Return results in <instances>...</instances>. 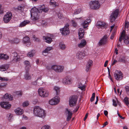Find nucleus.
<instances>
[{"mask_svg":"<svg viewBox=\"0 0 129 129\" xmlns=\"http://www.w3.org/2000/svg\"><path fill=\"white\" fill-rule=\"evenodd\" d=\"M39 6V9L34 7L31 10V18L33 21H35L38 19V13L42 12L46 13L48 12L49 10L48 8L45 7L44 5Z\"/></svg>","mask_w":129,"mask_h":129,"instance_id":"f257e3e1","label":"nucleus"},{"mask_svg":"<svg viewBox=\"0 0 129 129\" xmlns=\"http://www.w3.org/2000/svg\"><path fill=\"white\" fill-rule=\"evenodd\" d=\"M33 112L34 115L37 116L44 118L46 116V111L39 106H35Z\"/></svg>","mask_w":129,"mask_h":129,"instance_id":"f03ea898","label":"nucleus"},{"mask_svg":"<svg viewBox=\"0 0 129 129\" xmlns=\"http://www.w3.org/2000/svg\"><path fill=\"white\" fill-rule=\"evenodd\" d=\"M125 33V31L124 30L122 31L119 40L120 42H121L123 39L124 43L128 44L129 43V36L126 35Z\"/></svg>","mask_w":129,"mask_h":129,"instance_id":"7ed1b4c3","label":"nucleus"},{"mask_svg":"<svg viewBox=\"0 0 129 129\" xmlns=\"http://www.w3.org/2000/svg\"><path fill=\"white\" fill-rule=\"evenodd\" d=\"M87 19L85 20L82 23V25L83 26V27L84 28H86L88 26L89 23L90 22L91 20L90 17L89 16L86 18ZM86 18L85 17H82L80 18H75V19H79L80 20L84 19Z\"/></svg>","mask_w":129,"mask_h":129,"instance_id":"20e7f679","label":"nucleus"},{"mask_svg":"<svg viewBox=\"0 0 129 129\" xmlns=\"http://www.w3.org/2000/svg\"><path fill=\"white\" fill-rule=\"evenodd\" d=\"M38 93L40 96L43 97H47L49 94L48 91L44 88H40L38 90Z\"/></svg>","mask_w":129,"mask_h":129,"instance_id":"39448f33","label":"nucleus"},{"mask_svg":"<svg viewBox=\"0 0 129 129\" xmlns=\"http://www.w3.org/2000/svg\"><path fill=\"white\" fill-rule=\"evenodd\" d=\"M89 5L91 9L96 10L99 9L100 6L98 1H92L90 2Z\"/></svg>","mask_w":129,"mask_h":129,"instance_id":"423d86ee","label":"nucleus"},{"mask_svg":"<svg viewBox=\"0 0 129 129\" xmlns=\"http://www.w3.org/2000/svg\"><path fill=\"white\" fill-rule=\"evenodd\" d=\"M119 12V10L116 9L113 11L111 13L110 17V21L112 22L114 21L117 17Z\"/></svg>","mask_w":129,"mask_h":129,"instance_id":"0eeeda50","label":"nucleus"},{"mask_svg":"<svg viewBox=\"0 0 129 129\" xmlns=\"http://www.w3.org/2000/svg\"><path fill=\"white\" fill-rule=\"evenodd\" d=\"M77 101V98L76 96L74 95L71 96L69 100V105L71 107L75 106Z\"/></svg>","mask_w":129,"mask_h":129,"instance_id":"6e6552de","label":"nucleus"},{"mask_svg":"<svg viewBox=\"0 0 129 129\" xmlns=\"http://www.w3.org/2000/svg\"><path fill=\"white\" fill-rule=\"evenodd\" d=\"M51 68L56 72L60 73L63 71L64 67L63 66L53 65L52 66Z\"/></svg>","mask_w":129,"mask_h":129,"instance_id":"1a4fd4ad","label":"nucleus"},{"mask_svg":"<svg viewBox=\"0 0 129 129\" xmlns=\"http://www.w3.org/2000/svg\"><path fill=\"white\" fill-rule=\"evenodd\" d=\"M123 75L121 71L117 70L114 74L115 78L117 80H120L123 77Z\"/></svg>","mask_w":129,"mask_h":129,"instance_id":"9d476101","label":"nucleus"},{"mask_svg":"<svg viewBox=\"0 0 129 129\" xmlns=\"http://www.w3.org/2000/svg\"><path fill=\"white\" fill-rule=\"evenodd\" d=\"M69 25L66 24L64 27L61 29H60V31L62 35L66 36L68 35L70 33V31L69 29Z\"/></svg>","mask_w":129,"mask_h":129,"instance_id":"9b49d317","label":"nucleus"},{"mask_svg":"<svg viewBox=\"0 0 129 129\" xmlns=\"http://www.w3.org/2000/svg\"><path fill=\"white\" fill-rule=\"evenodd\" d=\"M12 17V13L10 12H7L4 16L3 21L4 22L7 23L9 22Z\"/></svg>","mask_w":129,"mask_h":129,"instance_id":"f8f14e48","label":"nucleus"},{"mask_svg":"<svg viewBox=\"0 0 129 129\" xmlns=\"http://www.w3.org/2000/svg\"><path fill=\"white\" fill-rule=\"evenodd\" d=\"M60 101L59 98V97L56 96L50 100L49 103L51 105H56Z\"/></svg>","mask_w":129,"mask_h":129,"instance_id":"ddd939ff","label":"nucleus"},{"mask_svg":"<svg viewBox=\"0 0 129 129\" xmlns=\"http://www.w3.org/2000/svg\"><path fill=\"white\" fill-rule=\"evenodd\" d=\"M72 80L70 77L67 76L63 78L62 80V83L64 84L70 85L72 83Z\"/></svg>","mask_w":129,"mask_h":129,"instance_id":"4468645a","label":"nucleus"},{"mask_svg":"<svg viewBox=\"0 0 129 129\" xmlns=\"http://www.w3.org/2000/svg\"><path fill=\"white\" fill-rule=\"evenodd\" d=\"M108 37L107 35L104 36L100 40L98 43V45L101 46L106 44L107 42Z\"/></svg>","mask_w":129,"mask_h":129,"instance_id":"2eb2a0df","label":"nucleus"},{"mask_svg":"<svg viewBox=\"0 0 129 129\" xmlns=\"http://www.w3.org/2000/svg\"><path fill=\"white\" fill-rule=\"evenodd\" d=\"M85 55V53L84 51L83 52L79 51L76 53V57L77 59L80 60L82 59Z\"/></svg>","mask_w":129,"mask_h":129,"instance_id":"dca6fc26","label":"nucleus"},{"mask_svg":"<svg viewBox=\"0 0 129 129\" xmlns=\"http://www.w3.org/2000/svg\"><path fill=\"white\" fill-rule=\"evenodd\" d=\"M0 105L2 107L6 109L10 108L11 106V105L8 102H1Z\"/></svg>","mask_w":129,"mask_h":129,"instance_id":"f3484780","label":"nucleus"},{"mask_svg":"<svg viewBox=\"0 0 129 129\" xmlns=\"http://www.w3.org/2000/svg\"><path fill=\"white\" fill-rule=\"evenodd\" d=\"M65 113L66 115H67V120L68 121H69L71 118L73 114L72 112L70 110L66 109Z\"/></svg>","mask_w":129,"mask_h":129,"instance_id":"a211bd4d","label":"nucleus"},{"mask_svg":"<svg viewBox=\"0 0 129 129\" xmlns=\"http://www.w3.org/2000/svg\"><path fill=\"white\" fill-rule=\"evenodd\" d=\"M23 43L25 44L28 46L31 45V43L29 38L27 36H26L23 38Z\"/></svg>","mask_w":129,"mask_h":129,"instance_id":"6ab92c4d","label":"nucleus"},{"mask_svg":"<svg viewBox=\"0 0 129 129\" xmlns=\"http://www.w3.org/2000/svg\"><path fill=\"white\" fill-rule=\"evenodd\" d=\"M11 57L13 58V60L15 62L20 60L19 56L16 52H14L12 53Z\"/></svg>","mask_w":129,"mask_h":129,"instance_id":"aec40b11","label":"nucleus"},{"mask_svg":"<svg viewBox=\"0 0 129 129\" xmlns=\"http://www.w3.org/2000/svg\"><path fill=\"white\" fill-rule=\"evenodd\" d=\"M84 34V30L82 28H80L78 32L79 38V39H82Z\"/></svg>","mask_w":129,"mask_h":129,"instance_id":"412c9836","label":"nucleus"},{"mask_svg":"<svg viewBox=\"0 0 129 129\" xmlns=\"http://www.w3.org/2000/svg\"><path fill=\"white\" fill-rule=\"evenodd\" d=\"M105 25L106 23L105 22L101 21H98L96 24V26L98 28H102Z\"/></svg>","mask_w":129,"mask_h":129,"instance_id":"4be33fe9","label":"nucleus"},{"mask_svg":"<svg viewBox=\"0 0 129 129\" xmlns=\"http://www.w3.org/2000/svg\"><path fill=\"white\" fill-rule=\"evenodd\" d=\"M87 44V42L84 39L81 40L80 43L78 44V46L80 48H82L85 46Z\"/></svg>","mask_w":129,"mask_h":129,"instance_id":"5701e85b","label":"nucleus"},{"mask_svg":"<svg viewBox=\"0 0 129 129\" xmlns=\"http://www.w3.org/2000/svg\"><path fill=\"white\" fill-rule=\"evenodd\" d=\"M3 100L4 99L6 100H12L13 99V97L10 94H8V93H6L2 98Z\"/></svg>","mask_w":129,"mask_h":129,"instance_id":"b1692460","label":"nucleus"},{"mask_svg":"<svg viewBox=\"0 0 129 129\" xmlns=\"http://www.w3.org/2000/svg\"><path fill=\"white\" fill-rule=\"evenodd\" d=\"M30 22V21L27 20H25L21 22L19 25V27H24Z\"/></svg>","mask_w":129,"mask_h":129,"instance_id":"393cba45","label":"nucleus"},{"mask_svg":"<svg viewBox=\"0 0 129 129\" xmlns=\"http://www.w3.org/2000/svg\"><path fill=\"white\" fill-rule=\"evenodd\" d=\"M92 61L91 60H89L88 62L86 65V71L87 72H88L90 69V67L92 66Z\"/></svg>","mask_w":129,"mask_h":129,"instance_id":"a878e982","label":"nucleus"},{"mask_svg":"<svg viewBox=\"0 0 129 129\" xmlns=\"http://www.w3.org/2000/svg\"><path fill=\"white\" fill-rule=\"evenodd\" d=\"M16 114L18 115H21L23 113V110L20 108H18L15 110Z\"/></svg>","mask_w":129,"mask_h":129,"instance_id":"bb28decb","label":"nucleus"},{"mask_svg":"<svg viewBox=\"0 0 129 129\" xmlns=\"http://www.w3.org/2000/svg\"><path fill=\"white\" fill-rule=\"evenodd\" d=\"M9 67V65L7 64L3 65L0 66V69L2 71H4L7 70Z\"/></svg>","mask_w":129,"mask_h":129,"instance_id":"cd10ccee","label":"nucleus"},{"mask_svg":"<svg viewBox=\"0 0 129 129\" xmlns=\"http://www.w3.org/2000/svg\"><path fill=\"white\" fill-rule=\"evenodd\" d=\"M9 57L6 54H0V60H7L9 58Z\"/></svg>","mask_w":129,"mask_h":129,"instance_id":"c85d7f7f","label":"nucleus"},{"mask_svg":"<svg viewBox=\"0 0 129 129\" xmlns=\"http://www.w3.org/2000/svg\"><path fill=\"white\" fill-rule=\"evenodd\" d=\"M52 48L51 47H47L44 51L43 52V55H46V53H47L50 50H52Z\"/></svg>","mask_w":129,"mask_h":129,"instance_id":"c756f323","label":"nucleus"},{"mask_svg":"<svg viewBox=\"0 0 129 129\" xmlns=\"http://www.w3.org/2000/svg\"><path fill=\"white\" fill-rule=\"evenodd\" d=\"M43 38L45 40L46 42L49 44L51 43L52 41V39L49 37L43 36Z\"/></svg>","mask_w":129,"mask_h":129,"instance_id":"7c9ffc66","label":"nucleus"},{"mask_svg":"<svg viewBox=\"0 0 129 129\" xmlns=\"http://www.w3.org/2000/svg\"><path fill=\"white\" fill-rule=\"evenodd\" d=\"M37 24L38 26L41 25H45L47 24V23L45 21L40 20L36 23Z\"/></svg>","mask_w":129,"mask_h":129,"instance_id":"2f4dec72","label":"nucleus"},{"mask_svg":"<svg viewBox=\"0 0 129 129\" xmlns=\"http://www.w3.org/2000/svg\"><path fill=\"white\" fill-rule=\"evenodd\" d=\"M28 70H26V73L24 75V78L26 80H29L31 79V77L30 75L28 72Z\"/></svg>","mask_w":129,"mask_h":129,"instance_id":"473e14b6","label":"nucleus"},{"mask_svg":"<svg viewBox=\"0 0 129 129\" xmlns=\"http://www.w3.org/2000/svg\"><path fill=\"white\" fill-rule=\"evenodd\" d=\"M9 41L11 43L17 44L19 42V40L17 38H15L12 40H9Z\"/></svg>","mask_w":129,"mask_h":129,"instance_id":"72a5a7b5","label":"nucleus"},{"mask_svg":"<svg viewBox=\"0 0 129 129\" xmlns=\"http://www.w3.org/2000/svg\"><path fill=\"white\" fill-rule=\"evenodd\" d=\"M35 50H32L31 52L28 53L27 56L29 57H32L35 53Z\"/></svg>","mask_w":129,"mask_h":129,"instance_id":"f704fd0d","label":"nucleus"},{"mask_svg":"<svg viewBox=\"0 0 129 129\" xmlns=\"http://www.w3.org/2000/svg\"><path fill=\"white\" fill-rule=\"evenodd\" d=\"M24 63L25 65L26 66L25 67V69L26 70H28L29 69V68L30 67V66L29 65V62L28 61H25L24 62Z\"/></svg>","mask_w":129,"mask_h":129,"instance_id":"c9c22d12","label":"nucleus"},{"mask_svg":"<svg viewBox=\"0 0 129 129\" xmlns=\"http://www.w3.org/2000/svg\"><path fill=\"white\" fill-rule=\"evenodd\" d=\"M56 2L54 1L50 0V4L53 7H56L58 5L57 4H56Z\"/></svg>","mask_w":129,"mask_h":129,"instance_id":"e433bc0d","label":"nucleus"},{"mask_svg":"<svg viewBox=\"0 0 129 129\" xmlns=\"http://www.w3.org/2000/svg\"><path fill=\"white\" fill-rule=\"evenodd\" d=\"M54 90L56 93L57 94H58L60 92V88L57 86H55L54 88Z\"/></svg>","mask_w":129,"mask_h":129,"instance_id":"4c0bfd02","label":"nucleus"},{"mask_svg":"<svg viewBox=\"0 0 129 129\" xmlns=\"http://www.w3.org/2000/svg\"><path fill=\"white\" fill-rule=\"evenodd\" d=\"M118 61L119 62H125L126 61L125 57L124 56H122L118 59Z\"/></svg>","mask_w":129,"mask_h":129,"instance_id":"58836bf2","label":"nucleus"},{"mask_svg":"<svg viewBox=\"0 0 129 129\" xmlns=\"http://www.w3.org/2000/svg\"><path fill=\"white\" fill-rule=\"evenodd\" d=\"M81 9H79L75 10L73 13L74 14H79L81 12Z\"/></svg>","mask_w":129,"mask_h":129,"instance_id":"ea45409f","label":"nucleus"},{"mask_svg":"<svg viewBox=\"0 0 129 129\" xmlns=\"http://www.w3.org/2000/svg\"><path fill=\"white\" fill-rule=\"evenodd\" d=\"M124 103L127 105L129 104V102L128 101V98L126 97L124 99Z\"/></svg>","mask_w":129,"mask_h":129,"instance_id":"a19ab883","label":"nucleus"},{"mask_svg":"<svg viewBox=\"0 0 129 129\" xmlns=\"http://www.w3.org/2000/svg\"><path fill=\"white\" fill-rule=\"evenodd\" d=\"M29 103L27 101L24 102L22 104V106L24 107H27L29 105Z\"/></svg>","mask_w":129,"mask_h":129,"instance_id":"79ce46f5","label":"nucleus"},{"mask_svg":"<svg viewBox=\"0 0 129 129\" xmlns=\"http://www.w3.org/2000/svg\"><path fill=\"white\" fill-rule=\"evenodd\" d=\"M60 48L62 49H64L66 48L65 45L62 43H60L59 45Z\"/></svg>","mask_w":129,"mask_h":129,"instance_id":"37998d69","label":"nucleus"},{"mask_svg":"<svg viewBox=\"0 0 129 129\" xmlns=\"http://www.w3.org/2000/svg\"><path fill=\"white\" fill-rule=\"evenodd\" d=\"M18 11L20 12H22L23 10V7L21 6H19L17 8Z\"/></svg>","mask_w":129,"mask_h":129,"instance_id":"c03bdc74","label":"nucleus"},{"mask_svg":"<svg viewBox=\"0 0 129 129\" xmlns=\"http://www.w3.org/2000/svg\"><path fill=\"white\" fill-rule=\"evenodd\" d=\"M0 80L3 81H7L8 80V79L7 78L2 77H0Z\"/></svg>","mask_w":129,"mask_h":129,"instance_id":"a18cd8bd","label":"nucleus"},{"mask_svg":"<svg viewBox=\"0 0 129 129\" xmlns=\"http://www.w3.org/2000/svg\"><path fill=\"white\" fill-rule=\"evenodd\" d=\"M95 93H92V96L90 99L91 102H92L94 101L95 97Z\"/></svg>","mask_w":129,"mask_h":129,"instance_id":"49530a36","label":"nucleus"},{"mask_svg":"<svg viewBox=\"0 0 129 129\" xmlns=\"http://www.w3.org/2000/svg\"><path fill=\"white\" fill-rule=\"evenodd\" d=\"M33 40L39 42L40 41V39L39 38H37L36 37L34 36L33 37Z\"/></svg>","mask_w":129,"mask_h":129,"instance_id":"de8ad7c7","label":"nucleus"},{"mask_svg":"<svg viewBox=\"0 0 129 129\" xmlns=\"http://www.w3.org/2000/svg\"><path fill=\"white\" fill-rule=\"evenodd\" d=\"M50 126L48 125H44L42 126L41 129H49Z\"/></svg>","mask_w":129,"mask_h":129,"instance_id":"09e8293b","label":"nucleus"},{"mask_svg":"<svg viewBox=\"0 0 129 129\" xmlns=\"http://www.w3.org/2000/svg\"><path fill=\"white\" fill-rule=\"evenodd\" d=\"M125 89L126 93L128 94H129V86H126L125 87Z\"/></svg>","mask_w":129,"mask_h":129,"instance_id":"8fccbe9b","label":"nucleus"},{"mask_svg":"<svg viewBox=\"0 0 129 129\" xmlns=\"http://www.w3.org/2000/svg\"><path fill=\"white\" fill-rule=\"evenodd\" d=\"M129 26V22L126 21L125 24V28H127Z\"/></svg>","mask_w":129,"mask_h":129,"instance_id":"3c124183","label":"nucleus"},{"mask_svg":"<svg viewBox=\"0 0 129 129\" xmlns=\"http://www.w3.org/2000/svg\"><path fill=\"white\" fill-rule=\"evenodd\" d=\"M7 85L6 83H2L0 84V87L5 86Z\"/></svg>","mask_w":129,"mask_h":129,"instance_id":"603ef678","label":"nucleus"},{"mask_svg":"<svg viewBox=\"0 0 129 129\" xmlns=\"http://www.w3.org/2000/svg\"><path fill=\"white\" fill-rule=\"evenodd\" d=\"M113 105L115 107L117 106V104L116 101L114 99L113 100Z\"/></svg>","mask_w":129,"mask_h":129,"instance_id":"864d4df0","label":"nucleus"},{"mask_svg":"<svg viewBox=\"0 0 129 129\" xmlns=\"http://www.w3.org/2000/svg\"><path fill=\"white\" fill-rule=\"evenodd\" d=\"M16 94L18 95H21L22 94V92L21 91H19L16 92Z\"/></svg>","mask_w":129,"mask_h":129,"instance_id":"5fc2aeb1","label":"nucleus"},{"mask_svg":"<svg viewBox=\"0 0 129 129\" xmlns=\"http://www.w3.org/2000/svg\"><path fill=\"white\" fill-rule=\"evenodd\" d=\"M72 25L73 26L75 27L77 26V23L74 20H72Z\"/></svg>","mask_w":129,"mask_h":129,"instance_id":"6e6d98bb","label":"nucleus"},{"mask_svg":"<svg viewBox=\"0 0 129 129\" xmlns=\"http://www.w3.org/2000/svg\"><path fill=\"white\" fill-rule=\"evenodd\" d=\"M58 18L60 19H61L63 17V15L60 13H59L58 14Z\"/></svg>","mask_w":129,"mask_h":129,"instance_id":"4d7b16f0","label":"nucleus"},{"mask_svg":"<svg viewBox=\"0 0 129 129\" xmlns=\"http://www.w3.org/2000/svg\"><path fill=\"white\" fill-rule=\"evenodd\" d=\"M51 67L52 66H51L49 65L47 66L46 68L48 70H51L52 69L51 68Z\"/></svg>","mask_w":129,"mask_h":129,"instance_id":"13d9d810","label":"nucleus"},{"mask_svg":"<svg viewBox=\"0 0 129 129\" xmlns=\"http://www.w3.org/2000/svg\"><path fill=\"white\" fill-rule=\"evenodd\" d=\"M108 112L106 110H105L104 112V114L106 116H108Z\"/></svg>","mask_w":129,"mask_h":129,"instance_id":"bf43d9fd","label":"nucleus"},{"mask_svg":"<svg viewBox=\"0 0 129 129\" xmlns=\"http://www.w3.org/2000/svg\"><path fill=\"white\" fill-rule=\"evenodd\" d=\"M108 61L107 60H106L105 61V62L104 63V67H106L107 66V64H108Z\"/></svg>","mask_w":129,"mask_h":129,"instance_id":"052dcab7","label":"nucleus"},{"mask_svg":"<svg viewBox=\"0 0 129 129\" xmlns=\"http://www.w3.org/2000/svg\"><path fill=\"white\" fill-rule=\"evenodd\" d=\"M108 77L113 82V80H112V79L111 77V75H110V72H109V74H108Z\"/></svg>","mask_w":129,"mask_h":129,"instance_id":"680f3d73","label":"nucleus"},{"mask_svg":"<svg viewBox=\"0 0 129 129\" xmlns=\"http://www.w3.org/2000/svg\"><path fill=\"white\" fill-rule=\"evenodd\" d=\"M31 84L34 85H36L37 84V82L36 81L33 82L31 83Z\"/></svg>","mask_w":129,"mask_h":129,"instance_id":"e2e57ef3","label":"nucleus"},{"mask_svg":"<svg viewBox=\"0 0 129 129\" xmlns=\"http://www.w3.org/2000/svg\"><path fill=\"white\" fill-rule=\"evenodd\" d=\"M108 124V122L107 121H106L103 124V127H104L105 126L107 125Z\"/></svg>","mask_w":129,"mask_h":129,"instance_id":"0e129e2a","label":"nucleus"},{"mask_svg":"<svg viewBox=\"0 0 129 129\" xmlns=\"http://www.w3.org/2000/svg\"><path fill=\"white\" fill-rule=\"evenodd\" d=\"M114 53H115L116 54H118V50L117 49V48H116L115 49V51H114Z\"/></svg>","mask_w":129,"mask_h":129,"instance_id":"69168bd1","label":"nucleus"},{"mask_svg":"<svg viewBox=\"0 0 129 129\" xmlns=\"http://www.w3.org/2000/svg\"><path fill=\"white\" fill-rule=\"evenodd\" d=\"M22 119H27V117L26 116L24 115L22 116Z\"/></svg>","mask_w":129,"mask_h":129,"instance_id":"338daca9","label":"nucleus"},{"mask_svg":"<svg viewBox=\"0 0 129 129\" xmlns=\"http://www.w3.org/2000/svg\"><path fill=\"white\" fill-rule=\"evenodd\" d=\"M88 113H87L86 115H85V117L84 118V120H85L86 119V118L88 116Z\"/></svg>","mask_w":129,"mask_h":129,"instance_id":"774afa93","label":"nucleus"}]
</instances>
